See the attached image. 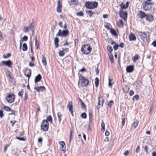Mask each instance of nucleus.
<instances>
[{"mask_svg": "<svg viewBox=\"0 0 156 156\" xmlns=\"http://www.w3.org/2000/svg\"><path fill=\"white\" fill-rule=\"evenodd\" d=\"M120 10V12L119 13L120 17L123 19L125 21H126L127 17V12L124 11L122 10Z\"/></svg>", "mask_w": 156, "mask_h": 156, "instance_id": "11", "label": "nucleus"}, {"mask_svg": "<svg viewBox=\"0 0 156 156\" xmlns=\"http://www.w3.org/2000/svg\"><path fill=\"white\" fill-rule=\"evenodd\" d=\"M110 26H111V25H110V24L109 23H107V24L105 26V27L108 30H110L111 29H110Z\"/></svg>", "mask_w": 156, "mask_h": 156, "instance_id": "51", "label": "nucleus"}, {"mask_svg": "<svg viewBox=\"0 0 156 156\" xmlns=\"http://www.w3.org/2000/svg\"><path fill=\"white\" fill-rule=\"evenodd\" d=\"M7 147H8V146L6 144H5V146L4 147V149L3 150V151L5 152V151L6 150L7 148Z\"/></svg>", "mask_w": 156, "mask_h": 156, "instance_id": "62", "label": "nucleus"}, {"mask_svg": "<svg viewBox=\"0 0 156 156\" xmlns=\"http://www.w3.org/2000/svg\"><path fill=\"white\" fill-rule=\"evenodd\" d=\"M113 104V101H111L108 104V105L109 107H111V106Z\"/></svg>", "mask_w": 156, "mask_h": 156, "instance_id": "52", "label": "nucleus"}, {"mask_svg": "<svg viewBox=\"0 0 156 156\" xmlns=\"http://www.w3.org/2000/svg\"><path fill=\"white\" fill-rule=\"evenodd\" d=\"M12 65V62L10 60H8L6 61H2L1 62L0 66H6L8 67H11Z\"/></svg>", "mask_w": 156, "mask_h": 156, "instance_id": "9", "label": "nucleus"}, {"mask_svg": "<svg viewBox=\"0 0 156 156\" xmlns=\"http://www.w3.org/2000/svg\"><path fill=\"white\" fill-rule=\"evenodd\" d=\"M129 2H127L126 4H124L123 2H122L120 5V10H122L127 8L129 6Z\"/></svg>", "mask_w": 156, "mask_h": 156, "instance_id": "14", "label": "nucleus"}, {"mask_svg": "<svg viewBox=\"0 0 156 156\" xmlns=\"http://www.w3.org/2000/svg\"><path fill=\"white\" fill-rule=\"evenodd\" d=\"M101 130L103 132H104L105 130V124L103 120L102 121L101 124Z\"/></svg>", "mask_w": 156, "mask_h": 156, "instance_id": "26", "label": "nucleus"}, {"mask_svg": "<svg viewBox=\"0 0 156 156\" xmlns=\"http://www.w3.org/2000/svg\"><path fill=\"white\" fill-rule=\"evenodd\" d=\"M71 2L73 5H76L78 2L77 0H71Z\"/></svg>", "mask_w": 156, "mask_h": 156, "instance_id": "44", "label": "nucleus"}, {"mask_svg": "<svg viewBox=\"0 0 156 156\" xmlns=\"http://www.w3.org/2000/svg\"><path fill=\"white\" fill-rule=\"evenodd\" d=\"M58 54L59 56H63L64 55V53L63 50H60Z\"/></svg>", "mask_w": 156, "mask_h": 156, "instance_id": "38", "label": "nucleus"}, {"mask_svg": "<svg viewBox=\"0 0 156 156\" xmlns=\"http://www.w3.org/2000/svg\"><path fill=\"white\" fill-rule=\"evenodd\" d=\"M152 44L154 47H156V41H154Z\"/></svg>", "mask_w": 156, "mask_h": 156, "instance_id": "64", "label": "nucleus"}, {"mask_svg": "<svg viewBox=\"0 0 156 156\" xmlns=\"http://www.w3.org/2000/svg\"><path fill=\"white\" fill-rule=\"evenodd\" d=\"M76 14L77 16H83L84 15V14L83 13V12L82 11H80L78 12H77L76 13Z\"/></svg>", "mask_w": 156, "mask_h": 156, "instance_id": "45", "label": "nucleus"}, {"mask_svg": "<svg viewBox=\"0 0 156 156\" xmlns=\"http://www.w3.org/2000/svg\"><path fill=\"white\" fill-rule=\"evenodd\" d=\"M28 98V95L27 94V93H25L24 94V99L25 101H26V102L27 101V100Z\"/></svg>", "mask_w": 156, "mask_h": 156, "instance_id": "50", "label": "nucleus"}, {"mask_svg": "<svg viewBox=\"0 0 156 156\" xmlns=\"http://www.w3.org/2000/svg\"><path fill=\"white\" fill-rule=\"evenodd\" d=\"M34 89L36 90L37 92H39L40 91H43L46 90L44 86L38 87H34Z\"/></svg>", "mask_w": 156, "mask_h": 156, "instance_id": "15", "label": "nucleus"}, {"mask_svg": "<svg viewBox=\"0 0 156 156\" xmlns=\"http://www.w3.org/2000/svg\"><path fill=\"white\" fill-rule=\"evenodd\" d=\"M145 17L147 20L150 22L152 21L153 20V17L151 15H147Z\"/></svg>", "mask_w": 156, "mask_h": 156, "instance_id": "20", "label": "nucleus"}, {"mask_svg": "<svg viewBox=\"0 0 156 156\" xmlns=\"http://www.w3.org/2000/svg\"><path fill=\"white\" fill-rule=\"evenodd\" d=\"M59 143L61 146L62 148H64V147L65 146L64 142L63 141H59Z\"/></svg>", "mask_w": 156, "mask_h": 156, "instance_id": "37", "label": "nucleus"}, {"mask_svg": "<svg viewBox=\"0 0 156 156\" xmlns=\"http://www.w3.org/2000/svg\"><path fill=\"white\" fill-rule=\"evenodd\" d=\"M73 131H71L70 135V139L69 140V143H71V140L73 137V135H72Z\"/></svg>", "mask_w": 156, "mask_h": 156, "instance_id": "46", "label": "nucleus"}, {"mask_svg": "<svg viewBox=\"0 0 156 156\" xmlns=\"http://www.w3.org/2000/svg\"><path fill=\"white\" fill-rule=\"evenodd\" d=\"M139 58L138 55H136L133 58V61L135 62Z\"/></svg>", "mask_w": 156, "mask_h": 156, "instance_id": "49", "label": "nucleus"}, {"mask_svg": "<svg viewBox=\"0 0 156 156\" xmlns=\"http://www.w3.org/2000/svg\"><path fill=\"white\" fill-rule=\"evenodd\" d=\"M69 34L68 30H64L62 31L61 30H59L58 33L56 34L57 36H61L62 37H65Z\"/></svg>", "mask_w": 156, "mask_h": 156, "instance_id": "6", "label": "nucleus"}, {"mask_svg": "<svg viewBox=\"0 0 156 156\" xmlns=\"http://www.w3.org/2000/svg\"><path fill=\"white\" fill-rule=\"evenodd\" d=\"M92 48L89 44H86L83 45L81 48V51L83 54L88 55L91 51Z\"/></svg>", "mask_w": 156, "mask_h": 156, "instance_id": "2", "label": "nucleus"}, {"mask_svg": "<svg viewBox=\"0 0 156 156\" xmlns=\"http://www.w3.org/2000/svg\"><path fill=\"white\" fill-rule=\"evenodd\" d=\"M134 94V92L133 91V90H131L130 91V93H129V95L130 96H132V95H133Z\"/></svg>", "mask_w": 156, "mask_h": 156, "instance_id": "60", "label": "nucleus"}, {"mask_svg": "<svg viewBox=\"0 0 156 156\" xmlns=\"http://www.w3.org/2000/svg\"><path fill=\"white\" fill-rule=\"evenodd\" d=\"M16 138L21 141H25V139L23 137H20L17 136L16 137Z\"/></svg>", "mask_w": 156, "mask_h": 156, "instance_id": "47", "label": "nucleus"}, {"mask_svg": "<svg viewBox=\"0 0 156 156\" xmlns=\"http://www.w3.org/2000/svg\"><path fill=\"white\" fill-rule=\"evenodd\" d=\"M11 55V54L10 53H8L6 54L5 55H3V57L4 58H9Z\"/></svg>", "mask_w": 156, "mask_h": 156, "instance_id": "39", "label": "nucleus"}, {"mask_svg": "<svg viewBox=\"0 0 156 156\" xmlns=\"http://www.w3.org/2000/svg\"><path fill=\"white\" fill-rule=\"evenodd\" d=\"M81 117L83 118L86 119L87 117V114L85 113H83L81 115Z\"/></svg>", "mask_w": 156, "mask_h": 156, "instance_id": "40", "label": "nucleus"}, {"mask_svg": "<svg viewBox=\"0 0 156 156\" xmlns=\"http://www.w3.org/2000/svg\"><path fill=\"white\" fill-rule=\"evenodd\" d=\"M110 31L112 35H113L117 36V34H116V31L114 29H111Z\"/></svg>", "mask_w": 156, "mask_h": 156, "instance_id": "34", "label": "nucleus"}, {"mask_svg": "<svg viewBox=\"0 0 156 156\" xmlns=\"http://www.w3.org/2000/svg\"><path fill=\"white\" fill-rule=\"evenodd\" d=\"M47 122L49 121L50 123H52V117L51 115H49L48 117L45 120Z\"/></svg>", "mask_w": 156, "mask_h": 156, "instance_id": "29", "label": "nucleus"}, {"mask_svg": "<svg viewBox=\"0 0 156 156\" xmlns=\"http://www.w3.org/2000/svg\"><path fill=\"white\" fill-rule=\"evenodd\" d=\"M107 49L109 52L111 53L113 50L112 47L111 46L109 45L107 46Z\"/></svg>", "mask_w": 156, "mask_h": 156, "instance_id": "36", "label": "nucleus"}, {"mask_svg": "<svg viewBox=\"0 0 156 156\" xmlns=\"http://www.w3.org/2000/svg\"><path fill=\"white\" fill-rule=\"evenodd\" d=\"M152 5V3H149L147 1H145L144 3L143 4L144 9L146 11L149 10L151 9V5Z\"/></svg>", "mask_w": 156, "mask_h": 156, "instance_id": "10", "label": "nucleus"}, {"mask_svg": "<svg viewBox=\"0 0 156 156\" xmlns=\"http://www.w3.org/2000/svg\"><path fill=\"white\" fill-rule=\"evenodd\" d=\"M62 5L60 3V0L57 2V11L58 12H60L61 11Z\"/></svg>", "mask_w": 156, "mask_h": 156, "instance_id": "17", "label": "nucleus"}, {"mask_svg": "<svg viewBox=\"0 0 156 156\" xmlns=\"http://www.w3.org/2000/svg\"><path fill=\"white\" fill-rule=\"evenodd\" d=\"M129 153V151L128 150L126 151L124 153V154L125 156H127Z\"/></svg>", "mask_w": 156, "mask_h": 156, "instance_id": "59", "label": "nucleus"}, {"mask_svg": "<svg viewBox=\"0 0 156 156\" xmlns=\"http://www.w3.org/2000/svg\"><path fill=\"white\" fill-rule=\"evenodd\" d=\"M98 3L96 2H87L85 4L86 8L90 9H93L96 8L98 6Z\"/></svg>", "mask_w": 156, "mask_h": 156, "instance_id": "3", "label": "nucleus"}, {"mask_svg": "<svg viewBox=\"0 0 156 156\" xmlns=\"http://www.w3.org/2000/svg\"><path fill=\"white\" fill-rule=\"evenodd\" d=\"M138 123V121L137 120H136L133 124L132 126L134 127V129L136 128V127L137 126Z\"/></svg>", "mask_w": 156, "mask_h": 156, "instance_id": "30", "label": "nucleus"}, {"mask_svg": "<svg viewBox=\"0 0 156 156\" xmlns=\"http://www.w3.org/2000/svg\"><path fill=\"white\" fill-rule=\"evenodd\" d=\"M7 95H8L5 98L7 102L9 103L13 102L15 98V95L13 94H7Z\"/></svg>", "mask_w": 156, "mask_h": 156, "instance_id": "7", "label": "nucleus"}, {"mask_svg": "<svg viewBox=\"0 0 156 156\" xmlns=\"http://www.w3.org/2000/svg\"><path fill=\"white\" fill-rule=\"evenodd\" d=\"M23 90L22 91H20L18 92V95L21 98L22 97V95L23 94Z\"/></svg>", "mask_w": 156, "mask_h": 156, "instance_id": "43", "label": "nucleus"}, {"mask_svg": "<svg viewBox=\"0 0 156 156\" xmlns=\"http://www.w3.org/2000/svg\"><path fill=\"white\" fill-rule=\"evenodd\" d=\"M4 116L3 114V111L2 110H0V117L1 118H2Z\"/></svg>", "mask_w": 156, "mask_h": 156, "instance_id": "54", "label": "nucleus"}, {"mask_svg": "<svg viewBox=\"0 0 156 156\" xmlns=\"http://www.w3.org/2000/svg\"><path fill=\"white\" fill-rule=\"evenodd\" d=\"M35 46L37 49L38 50L39 48V44L37 41V39L36 37H35Z\"/></svg>", "mask_w": 156, "mask_h": 156, "instance_id": "24", "label": "nucleus"}, {"mask_svg": "<svg viewBox=\"0 0 156 156\" xmlns=\"http://www.w3.org/2000/svg\"><path fill=\"white\" fill-rule=\"evenodd\" d=\"M89 123L91 122L92 120V115L91 113H90L89 114Z\"/></svg>", "mask_w": 156, "mask_h": 156, "instance_id": "41", "label": "nucleus"}, {"mask_svg": "<svg viewBox=\"0 0 156 156\" xmlns=\"http://www.w3.org/2000/svg\"><path fill=\"white\" fill-rule=\"evenodd\" d=\"M35 26V23L34 22H32L28 27H24L23 29V31L25 33H27L28 30H31L32 31L33 34L34 31V27Z\"/></svg>", "mask_w": 156, "mask_h": 156, "instance_id": "4", "label": "nucleus"}, {"mask_svg": "<svg viewBox=\"0 0 156 156\" xmlns=\"http://www.w3.org/2000/svg\"><path fill=\"white\" fill-rule=\"evenodd\" d=\"M109 58L110 60V61L112 63H113V57L112 55H111V56H109Z\"/></svg>", "mask_w": 156, "mask_h": 156, "instance_id": "55", "label": "nucleus"}, {"mask_svg": "<svg viewBox=\"0 0 156 156\" xmlns=\"http://www.w3.org/2000/svg\"><path fill=\"white\" fill-rule=\"evenodd\" d=\"M99 80L98 77L95 78V86L96 87H98L99 85Z\"/></svg>", "mask_w": 156, "mask_h": 156, "instance_id": "32", "label": "nucleus"}, {"mask_svg": "<svg viewBox=\"0 0 156 156\" xmlns=\"http://www.w3.org/2000/svg\"><path fill=\"white\" fill-rule=\"evenodd\" d=\"M41 76L40 74H38L37 76H35L34 79V82L37 83L40 81L41 79Z\"/></svg>", "mask_w": 156, "mask_h": 156, "instance_id": "19", "label": "nucleus"}, {"mask_svg": "<svg viewBox=\"0 0 156 156\" xmlns=\"http://www.w3.org/2000/svg\"><path fill=\"white\" fill-rule=\"evenodd\" d=\"M49 124L48 122L45 120L42 121V124L41 125V129L44 131H46L48 128Z\"/></svg>", "mask_w": 156, "mask_h": 156, "instance_id": "5", "label": "nucleus"}, {"mask_svg": "<svg viewBox=\"0 0 156 156\" xmlns=\"http://www.w3.org/2000/svg\"><path fill=\"white\" fill-rule=\"evenodd\" d=\"M138 34L140 38L143 41H147V34L144 32H139Z\"/></svg>", "mask_w": 156, "mask_h": 156, "instance_id": "8", "label": "nucleus"}, {"mask_svg": "<svg viewBox=\"0 0 156 156\" xmlns=\"http://www.w3.org/2000/svg\"><path fill=\"white\" fill-rule=\"evenodd\" d=\"M101 98L100 97L98 98V106L97 107V108L98 109H99L98 106L99 105H100V99H101Z\"/></svg>", "mask_w": 156, "mask_h": 156, "instance_id": "58", "label": "nucleus"}, {"mask_svg": "<svg viewBox=\"0 0 156 156\" xmlns=\"http://www.w3.org/2000/svg\"><path fill=\"white\" fill-rule=\"evenodd\" d=\"M119 27H123V23L122 20H120L119 21Z\"/></svg>", "mask_w": 156, "mask_h": 156, "instance_id": "35", "label": "nucleus"}, {"mask_svg": "<svg viewBox=\"0 0 156 156\" xmlns=\"http://www.w3.org/2000/svg\"><path fill=\"white\" fill-rule=\"evenodd\" d=\"M25 72L24 73V75L28 78V81L31 75V71L30 69H28L27 68H24Z\"/></svg>", "mask_w": 156, "mask_h": 156, "instance_id": "12", "label": "nucleus"}, {"mask_svg": "<svg viewBox=\"0 0 156 156\" xmlns=\"http://www.w3.org/2000/svg\"><path fill=\"white\" fill-rule=\"evenodd\" d=\"M4 39L3 36L2 35V33L0 31V40H1L2 41Z\"/></svg>", "mask_w": 156, "mask_h": 156, "instance_id": "56", "label": "nucleus"}, {"mask_svg": "<svg viewBox=\"0 0 156 156\" xmlns=\"http://www.w3.org/2000/svg\"><path fill=\"white\" fill-rule=\"evenodd\" d=\"M41 62L43 65L46 66L47 65L46 59L43 55H42Z\"/></svg>", "mask_w": 156, "mask_h": 156, "instance_id": "21", "label": "nucleus"}, {"mask_svg": "<svg viewBox=\"0 0 156 156\" xmlns=\"http://www.w3.org/2000/svg\"><path fill=\"white\" fill-rule=\"evenodd\" d=\"M67 107L69 108V111L70 112L73 116V103L72 101L69 102V104L67 106Z\"/></svg>", "mask_w": 156, "mask_h": 156, "instance_id": "13", "label": "nucleus"}, {"mask_svg": "<svg viewBox=\"0 0 156 156\" xmlns=\"http://www.w3.org/2000/svg\"><path fill=\"white\" fill-rule=\"evenodd\" d=\"M124 46V44L123 43H121L119 45L118 44V47L119 46L121 48H123Z\"/></svg>", "mask_w": 156, "mask_h": 156, "instance_id": "57", "label": "nucleus"}, {"mask_svg": "<svg viewBox=\"0 0 156 156\" xmlns=\"http://www.w3.org/2000/svg\"><path fill=\"white\" fill-rule=\"evenodd\" d=\"M135 99H136L137 100H138L139 99V96L138 95H136L134 96L133 98V100L134 101L135 100Z\"/></svg>", "mask_w": 156, "mask_h": 156, "instance_id": "48", "label": "nucleus"}, {"mask_svg": "<svg viewBox=\"0 0 156 156\" xmlns=\"http://www.w3.org/2000/svg\"><path fill=\"white\" fill-rule=\"evenodd\" d=\"M139 149H140V146H137V147L136 149V153H138L139 152Z\"/></svg>", "mask_w": 156, "mask_h": 156, "instance_id": "63", "label": "nucleus"}, {"mask_svg": "<svg viewBox=\"0 0 156 156\" xmlns=\"http://www.w3.org/2000/svg\"><path fill=\"white\" fill-rule=\"evenodd\" d=\"M29 65L31 67H33L34 66V64L33 63V62L32 63L30 62H29Z\"/></svg>", "mask_w": 156, "mask_h": 156, "instance_id": "61", "label": "nucleus"}, {"mask_svg": "<svg viewBox=\"0 0 156 156\" xmlns=\"http://www.w3.org/2000/svg\"><path fill=\"white\" fill-rule=\"evenodd\" d=\"M3 109L6 111H11L12 112H14V111L11 110V109L7 106H5L3 107Z\"/></svg>", "mask_w": 156, "mask_h": 156, "instance_id": "28", "label": "nucleus"}, {"mask_svg": "<svg viewBox=\"0 0 156 156\" xmlns=\"http://www.w3.org/2000/svg\"><path fill=\"white\" fill-rule=\"evenodd\" d=\"M129 87L127 85L125 86L123 89V91L125 92H128L129 90Z\"/></svg>", "mask_w": 156, "mask_h": 156, "instance_id": "33", "label": "nucleus"}, {"mask_svg": "<svg viewBox=\"0 0 156 156\" xmlns=\"http://www.w3.org/2000/svg\"><path fill=\"white\" fill-rule=\"evenodd\" d=\"M27 39L28 37L27 36H24L22 38V40H23V41H26L27 40Z\"/></svg>", "mask_w": 156, "mask_h": 156, "instance_id": "53", "label": "nucleus"}, {"mask_svg": "<svg viewBox=\"0 0 156 156\" xmlns=\"http://www.w3.org/2000/svg\"><path fill=\"white\" fill-rule=\"evenodd\" d=\"M129 39L130 41H134L136 40V37L135 34L131 33L129 36Z\"/></svg>", "mask_w": 156, "mask_h": 156, "instance_id": "22", "label": "nucleus"}, {"mask_svg": "<svg viewBox=\"0 0 156 156\" xmlns=\"http://www.w3.org/2000/svg\"><path fill=\"white\" fill-rule=\"evenodd\" d=\"M110 43L112 45L114 44H115V45L113 46V48H114V49L115 50H117V44H116V42H115L111 40Z\"/></svg>", "mask_w": 156, "mask_h": 156, "instance_id": "25", "label": "nucleus"}, {"mask_svg": "<svg viewBox=\"0 0 156 156\" xmlns=\"http://www.w3.org/2000/svg\"><path fill=\"white\" fill-rule=\"evenodd\" d=\"M139 12V16H140V18L142 19L146 17L147 16V14L144 12L141 11H140Z\"/></svg>", "mask_w": 156, "mask_h": 156, "instance_id": "18", "label": "nucleus"}, {"mask_svg": "<svg viewBox=\"0 0 156 156\" xmlns=\"http://www.w3.org/2000/svg\"><path fill=\"white\" fill-rule=\"evenodd\" d=\"M57 116L59 122L60 123L61 120L62 114H61L58 112L57 113Z\"/></svg>", "mask_w": 156, "mask_h": 156, "instance_id": "31", "label": "nucleus"}, {"mask_svg": "<svg viewBox=\"0 0 156 156\" xmlns=\"http://www.w3.org/2000/svg\"><path fill=\"white\" fill-rule=\"evenodd\" d=\"M86 12L88 14H90L89 16L90 17H91L93 15V14L94 13L91 10L88 11H87Z\"/></svg>", "mask_w": 156, "mask_h": 156, "instance_id": "42", "label": "nucleus"}, {"mask_svg": "<svg viewBox=\"0 0 156 156\" xmlns=\"http://www.w3.org/2000/svg\"><path fill=\"white\" fill-rule=\"evenodd\" d=\"M27 49V44L24 43L23 44L22 46V50L23 51H26Z\"/></svg>", "mask_w": 156, "mask_h": 156, "instance_id": "27", "label": "nucleus"}, {"mask_svg": "<svg viewBox=\"0 0 156 156\" xmlns=\"http://www.w3.org/2000/svg\"><path fill=\"white\" fill-rule=\"evenodd\" d=\"M59 42V40L58 38L57 37H56L54 38V42L55 44V45L56 47V48L58 47V43Z\"/></svg>", "mask_w": 156, "mask_h": 156, "instance_id": "23", "label": "nucleus"}, {"mask_svg": "<svg viewBox=\"0 0 156 156\" xmlns=\"http://www.w3.org/2000/svg\"><path fill=\"white\" fill-rule=\"evenodd\" d=\"M134 67L133 66L130 65L127 66L126 68V70L128 73L132 72L134 70Z\"/></svg>", "mask_w": 156, "mask_h": 156, "instance_id": "16", "label": "nucleus"}, {"mask_svg": "<svg viewBox=\"0 0 156 156\" xmlns=\"http://www.w3.org/2000/svg\"><path fill=\"white\" fill-rule=\"evenodd\" d=\"M79 79L78 83L79 87H84L87 86L89 83V80L83 76L81 75L79 76Z\"/></svg>", "mask_w": 156, "mask_h": 156, "instance_id": "1", "label": "nucleus"}]
</instances>
